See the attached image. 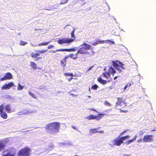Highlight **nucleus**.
<instances>
[{"label": "nucleus", "instance_id": "f257e3e1", "mask_svg": "<svg viewBox=\"0 0 156 156\" xmlns=\"http://www.w3.org/2000/svg\"><path fill=\"white\" fill-rule=\"evenodd\" d=\"M60 127V124L58 122H53L46 125L45 128L47 131L52 134H55L58 132Z\"/></svg>", "mask_w": 156, "mask_h": 156}, {"label": "nucleus", "instance_id": "f03ea898", "mask_svg": "<svg viewBox=\"0 0 156 156\" xmlns=\"http://www.w3.org/2000/svg\"><path fill=\"white\" fill-rule=\"evenodd\" d=\"M80 49L78 50V53L82 54H90L87 51L90 49L91 48L90 45L85 43L80 44L79 47Z\"/></svg>", "mask_w": 156, "mask_h": 156}, {"label": "nucleus", "instance_id": "7ed1b4c3", "mask_svg": "<svg viewBox=\"0 0 156 156\" xmlns=\"http://www.w3.org/2000/svg\"><path fill=\"white\" fill-rule=\"evenodd\" d=\"M129 136L128 135H126L122 137H120L119 136L115 139L113 142V144L114 145L120 146L123 143L124 141L126 139H129Z\"/></svg>", "mask_w": 156, "mask_h": 156}, {"label": "nucleus", "instance_id": "20e7f679", "mask_svg": "<svg viewBox=\"0 0 156 156\" xmlns=\"http://www.w3.org/2000/svg\"><path fill=\"white\" fill-rule=\"evenodd\" d=\"M117 101L115 103V107L116 109L118 107H121L122 108H124L127 105V103L125 99L123 100L122 98H118Z\"/></svg>", "mask_w": 156, "mask_h": 156}, {"label": "nucleus", "instance_id": "39448f33", "mask_svg": "<svg viewBox=\"0 0 156 156\" xmlns=\"http://www.w3.org/2000/svg\"><path fill=\"white\" fill-rule=\"evenodd\" d=\"M31 151L30 148L26 147L19 151L18 156H29L30 154Z\"/></svg>", "mask_w": 156, "mask_h": 156}, {"label": "nucleus", "instance_id": "423d86ee", "mask_svg": "<svg viewBox=\"0 0 156 156\" xmlns=\"http://www.w3.org/2000/svg\"><path fill=\"white\" fill-rule=\"evenodd\" d=\"M112 63L113 66L119 72H121V70L119 68V67L123 69H125L123 66L124 64L118 60L113 61Z\"/></svg>", "mask_w": 156, "mask_h": 156}, {"label": "nucleus", "instance_id": "0eeeda50", "mask_svg": "<svg viewBox=\"0 0 156 156\" xmlns=\"http://www.w3.org/2000/svg\"><path fill=\"white\" fill-rule=\"evenodd\" d=\"M4 154L2 156H15L16 154V150L12 148L9 149L3 152Z\"/></svg>", "mask_w": 156, "mask_h": 156}, {"label": "nucleus", "instance_id": "6e6552de", "mask_svg": "<svg viewBox=\"0 0 156 156\" xmlns=\"http://www.w3.org/2000/svg\"><path fill=\"white\" fill-rule=\"evenodd\" d=\"M73 40H70V38H62L59 39L58 41V43L60 44L65 43H71L73 42Z\"/></svg>", "mask_w": 156, "mask_h": 156}, {"label": "nucleus", "instance_id": "1a4fd4ad", "mask_svg": "<svg viewBox=\"0 0 156 156\" xmlns=\"http://www.w3.org/2000/svg\"><path fill=\"white\" fill-rule=\"evenodd\" d=\"M153 135H145L144 136L143 140L144 142H150L153 141Z\"/></svg>", "mask_w": 156, "mask_h": 156}, {"label": "nucleus", "instance_id": "9d476101", "mask_svg": "<svg viewBox=\"0 0 156 156\" xmlns=\"http://www.w3.org/2000/svg\"><path fill=\"white\" fill-rule=\"evenodd\" d=\"M15 86L14 84L12 82H10L7 84H4L2 87V90H6L10 89L12 87Z\"/></svg>", "mask_w": 156, "mask_h": 156}, {"label": "nucleus", "instance_id": "9b49d317", "mask_svg": "<svg viewBox=\"0 0 156 156\" xmlns=\"http://www.w3.org/2000/svg\"><path fill=\"white\" fill-rule=\"evenodd\" d=\"M12 75L10 73H7L5 74V75L0 80L3 81L5 80H10L12 79Z\"/></svg>", "mask_w": 156, "mask_h": 156}, {"label": "nucleus", "instance_id": "f8f14e48", "mask_svg": "<svg viewBox=\"0 0 156 156\" xmlns=\"http://www.w3.org/2000/svg\"><path fill=\"white\" fill-rule=\"evenodd\" d=\"M98 129H99L98 128H94L90 129L89 130L90 134H92L94 133H104V131H98Z\"/></svg>", "mask_w": 156, "mask_h": 156}, {"label": "nucleus", "instance_id": "ddd939ff", "mask_svg": "<svg viewBox=\"0 0 156 156\" xmlns=\"http://www.w3.org/2000/svg\"><path fill=\"white\" fill-rule=\"evenodd\" d=\"M106 42V41H101V40H97L95 42H93L92 44L93 45L96 46L97 45L100 44H103Z\"/></svg>", "mask_w": 156, "mask_h": 156}, {"label": "nucleus", "instance_id": "4468645a", "mask_svg": "<svg viewBox=\"0 0 156 156\" xmlns=\"http://www.w3.org/2000/svg\"><path fill=\"white\" fill-rule=\"evenodd\" d=\"M137 137V135H135L132 139L126 141V144H129L130 143L134 142L136 140Z\"/></svg>", "mask_w": 156, "mask_h": 156}, {"label": "nucleus", "instance_id": "2eb2a0df", "mask_svg": "<svg viewBox=\"0 0 156 156\" xmlns=\"http://www.w3.org/2000/svg\"><path fill=\"white\" fill-rule=\"evenodd\" d=\"M109 73H108V76H110L109 73L114 75L116 71L112 67L109 68Z\"/></svg>", "mask_w": 156, "mask_h": 156}, {"label": "nucleus", "instance_id": "dca6fc26", "mask_svg": "<svg viewBox=\"0 0 156 156\" xmlns=\"http://www.w3.org/2000/svg\"><path fill=\"white\" fill-rule=\"evenodd\" d=\"M1 116L4 119H6L8 117V115L7 113L4 111H2L0 113Z\"/></svg>", "mask_w": 156, "mask_h": 156}, {"label": "nucleus", "instance_id": "f3484780", "mask_svg": "<svg viewBox=\"0 0 156 156\" xmlns=\"http://www.w3.org/2000/svg\"><path fill=\"white\" fill-rule=\"evenodd\" d=\"M5 145L2 141L0 140V151H1L5 149Z\"/></svg>", "mask_w": 156, "mask_h": 156}, {"label": "nucleus", "instance_id": "a211bd4d", "mask_svg": "<svg viewBox=\"0 0 156 156\" xmlns=\"http://www.w3.org/2000/svg\"><path fill=\"white\" fill-rule=\"evenodd\" d=\"M5 108L6 111L8 113H10L12 112L11 108L10 105H6L5 106Z\"/></svg>", "mask_w": 156, "mask_h": 156}, {"label": "nucleus", "instance_id": "6ab92c4d", "mask_svg": "<svg viewBox=\"0 0 156 156\" xmlns=\"http://www.w3.org/2000/svg\"><path fill=\"white\" fill-rule=\"evenodd\" d=\"M30 113V112L27 110H23L19 112L17 114L19 115H22L28 114Z\"/></svg>", "mask_w": 156, "mask_h": 156}, {"label": "nucleus", "instance_id": "aec40b11", "mask_svg": "<svg viewBox=\"0 0 156 156\" xmlns=\"http://www.w3.org/2000/svg\"><path fill=\"white\" fill-rule=\"evenodd\" d=\"M98 82L103 84H106L107 83L106 81L102 79L101 77L98 78Z\"/></svg>", "mask_w": 156, "mask_h": 156}, {"label": "nucleus", "instance_id": "412c9836", "mask_svg": "<svg viewBox=\"0 0 156 156\" xmlns=\"http://www.w3.org/2000/svg\"><path fill=\"white\" fill-rule=\"evenodd\" d=\"M105 115V114H98V116L95 115V119H96L97 120H99Z\"/></svg>", "mask_w": 156, "mask_h": 156}, {"label": "nucleus", "instance_id": "4be33fe9", "mask_svg": "<svg viewBox=\"0 0 156 156\" xmlns=\"http://www.w3.org/2000/svg\"><path fill=\"white\" fill-rule=\"evenodd\" d=\"M30 65L31 67L34 70L36 69L37 64L34 62L30 61Z\"/></svg>", "mask_w": 156, "mask_h": 156}, {"label": "nucleus", "instance_id": "5701e85b", "mask_svg": "<svg viewBox=\"0 0 156 156\" xmlns=\"http://www.w3.org/2000/svg\"><path fill=\"white\" fill-rule=\"evenodd\" d=\"M86 118L89 120L95 119V115H90L89 116L87 117Z\"/></svg>", "mask_w": 156, "mask_h": 156}, {"label": "nucleus", "instance_id": "b1692460", "mask_svg": "<svg viewBox=\"0 0 156 156\" xmlns=\"http://www.w3.org/2000/svg\"><path fill=\"white\" fill-rule=\"evenodd\" d=\"M74 30H73L71 33V37L72 39H70V40H73V42L74 41L75 38L76 37L74 35Z\"/></svg>", "mask_w": 156, "mask_h": 156}, {"label": "nucleus", "instance_id": "393cba45", "mask_svg": "<svg viewBox=\"0 0 156 156\" xmlns=\"http://www.w3.org/2000/svg\"><path fill=\"white\" fill-rule=\"evenodd\" d=\"M51 41L48 42H44L41 43H40L38 44V46H43V45H47Z\"/></svg>", "mask_w": 156, "mask_h": 156}, {"label": "nucleus", "instance_id": "a878e982", "mask_svg": "<svg viewBox=\"0 0 156 156\" xmlns=\"http://www.w3.org/2000/svg\"><path fill=\"white\" fill-rule=\"evenodd\" d=\"M76 50L75 48L72 49H63V51H74Z\"/></svg>", "mask_w": 156, "mask_h": 156}, {"label": "nucleus", "instance_id": "bb28decb", "mask_svg": "<svg viewBox=\"0 0 156 156\" xmlns=\"http://www.w3.org/2000/svg\"><path fill=\"white\" fill-rule=\"evenodd\" d=\"M24 86H22L20 83L18 84V86L17 87V90H21L23 89Z\"/></svg>", "mask_w": 156, "mask_h": 156}, {"label": "nucleus", "instance_id": "cd10ccee", "mask_svg": "<svg viewBox=\"0 0 156 156\" xmlns=\"http://www.w3.org/2000/svg\"><path fill=\"white\" fill-rule=\"evenodd\" d=\"M57 51H63V49H59L56 50H52L49 51L50 52H52L54 53H55Z\"/></svg>", "mask_w": 156, "mask_h": 156}, {"label": "nucleus", "instance_id": "c85d7f7f", "mask_svg": "<svg viewBox=\"0 0 156 156\" xmlns=\"http://www.w3.org/2000/svg\"><path fill=\"white\" fill-rule=\"evenodd\" d=\"M66 59H62L61 61V64L62 66H65L66 64Z\"/></svg>", "mask_w": 156, "mask_h": 156}, {"label": "nucleus", "instance_id": "c756f323", "mask_svg": "<svg viewBox=\"0 0 156 156\" xmlns=\"http://www.w3.org/2000/svg\"><path fill=\"white\" fill-rule=\"evenodd\" d=\"M47 51V50H39L37 51V52L40 53V54H42L43 53H44Z\"/></svg>", "mask_w": 156, "mask_h": 156}, {"label": "nucleus", "instance_id": "7c9ffc66", "mask_svg": "<svg viewBox=\"0 0 156 156\" xmlns=\"http://www.w3.org/2000/svg\"><path fill=\"white\" fill-rule=\"evenodd\" d=\"M69 0H62L60 5L65 4L67 3Z\"/></svg>", "mask_w": 156, "mask_h": 156}, {"label": "nucleus", "instance_id": "2f4dec72", "mask_svg": "<svg viewBox=\"0 0 156 156\" xmlns=\"http://www.w3.org/2000/svg\"><path fill=\"white\" fill-rule=\"evenodd\" d=\"M64 75L65 76H73V73H66L64 74Z\"/></svg>", "mask_w": 156, "mask_h": 156}, {"label": "nucleus", "instance_id": "473e14b6", "mask_svg": "<svg viewBox=\"0 0 156 156\" xmlns=\"http://www.w3.org/2000/svg\"><path fill=\"white\" fill-rule=\"evenodd\" d=\"M28 94L30 95L31 97H32L34 98H36V97L31 92H29Z\"/></svg>", "mask_w": 156, "mask_h": 156}, {"label": "nucleus", "instance_id": "72a5a7b5", "mask_svg": "<svg viewBox=\"0 0 156 156\" xmlns=\"http://www.w3.org/2000/svg\"><path fill=\"white\" fill-rule=\"evenodd\" d=\"M115 44V43L113 41L108 40V44Z\"/></svg>", "mask_w": 156, "mask_h": 156}, {"label": "nucleus", "instance_id": "f704fd0d", "mask_svg": "<svg viewBox=\"0 0 156 156\" xmlns=\"http://www.w3.org/2000/svg\"><path fill=\"white\" fill-rule=\"evenodd\" d=\"M4 105L3 104L0 106V112L2 111H3V110L4 107Z\"/></svg>", "mask_w": 156, "mask_h": 156}, {"label": "nucleus", "instance_id": "c9c22d12", "mask_svg": "<svg viewBox=\"0 0 156 156\" xmlns=\"http://www.w3.org/2000/svg\"><path fill=\"white\" fill-rule=\"evenodd\" d=\"M20 44L22 45H25L27 44V42L21 41H20Z\"/></svg>", "mask_w": 156, "mask_h": 156}, {"label": "nucleus", "instance_id": "e433bc0d", "mask_svg": "<svg viewBox=\"0 0 156 156\" xmlns=\"http://www.w3.org/2000/svg\"><path fill=\"white\" fill-rule=\"evenodd\" d=\"M74 54H72L70 55L69 56V57L70 58L73 59H77V57H75V56H74Z\"/></svg>", "mask_w": 156, "mask_h": 156}, {"label": "nucleus", "instance_id": "4c0bfd02", "mask_svg": "<svg viewBox=\"0 0 156 156\" xmlns=\"http://www.w3.org/2000/svg\"><path fill=\"white\" fill-rule=\"evenodd\" d=\"M119 110H120V112H124L126 113L128 112V111L127 110H122L121 109V108L120 109H118Z\"/></svg>", "mask_w": 156, "mask_h": 156}, {"label": "nucleus", "instance_id": "58836bf2", "mask_svg": "<svg viewBox=\"0 0 156 156\" xmlns=\"http://www.w3.org/2000/svg\"><path fill=\"white\" fill-rule=\"evenodd\" d=\"M31 56L32 58H37V56L36 54H34V53H32L31 54Z\"/></svg>", "mask_w": 156, "mask_h": 156}, {"label": "nucleus", "instance_id": "ea45409f", "mask_svg": "<svg viewBox=\"0 0 156 156\" xmlns=\"http://www.w3.org/2000/svg\"><path fill=\"white\" fill-rule=\"evenodd\" d=\"M107 73H103L102 75H101V76L102 77H106V78H107Z\"/></svg>", "mask_w": 156, "mask_h": 156}, {"label": "nucleus", "instance_id": "a19ab883", "mask_svg": "<svg viewBox=\"0 0 156 156\" xmlns=\"http://www.w3.org/2000/svg\"><path fill=\"white\" fill-rule=\"evenodd\" d=\"M98 87V86L97 85L95 84L91 88L94 89H96Z\"/></svg>", "mask_w": 156, "mask_h": 156}, {"label": "nucleus", "instance_id": "79ce46f5", "mask_svg": "<svg viewBox=\"0 0 156 156\" xmlns=\"http://www.w3.org/2000/svg\"><path fill=\"white\" fill-rule=\"evenodd\" d=\"M54 47V46L53 45H50V46H48V49H51L52 48H53Z\"/></svg>", "mask_w": 156, "mask_h": 156}, {"label": "nucleus", "instance_id": "37998d69", "mask_svg": "<svg viewBox=\"0 0 156 156\" xmlns=\"http://www.w3.org/2000/svg\"><path fill=\"white\" fill-rule=\"evenodd\" d=\"M127 130H124L122 133H121L120 134V135H122L123 133H126V132L127 131Z\"/></svg>", "mask_w": 156, "mask_h": 156}, {"label": "nucleus", "instance_id": "c03bdc74", "mask_svg": "<svg viewBox=\"0 0 156 156\" xmlns=\"http://www.w3.org/2000/svg\"><path fill=\"white\" fill-rule=\"evenodd\" d=\"M142 140L141 139H140L139 140H138L137 141V142L138 143H140L142 142Z\"/></svg>", "mask_w": 156, "mask_h": 156}, {"label": "nucleus", "instance_id": "a18cd8bd", "mask_svg": "<svg viewBox=\"0 0 156 156\" xmlns=\"http://www.w3.org/2000/svg\"><path fill=\"white\" fill-rule=\"evenodd\" d=\"M93 66H91L90 68H89V69H87V71H89V70H91V69H92V68H93Z\"/></svg>", "mask_w": 156, "mask_h": 156}, {"label": "nucleus", "instance_id": "49530a36", "mask_svg": "<svg viewBox=\"0 0 156 156\" xmlns=\"http://www.w3.org/2000/svg\"><path fill=\"white\" fill-rule=\"evenodd\" d=\"M133 84V82H132V84L131 83H128L127 84H128V87L129 86H130L132 84Z\"/></svg>", "mask_w": 156, "mask_h": 156}, {"label": "nucleus", "instance_id": "de8ad7c7", "mask_svg": "<svg viewBox=\"0 0 156 156\" xmlns=\"http://www.w3.org/2000/svg\"><path fill=\"white\" fill-rule=\"evenodd\" d=\"M73 79V77H71L70 78H68V80L69 81H70Z\"/></svg>", "mask_w": 156, "mask_h": 156}, {"label": "nucleus", "instance_id": "09e8293b", "mask_svg": "<svg viewBox=\"0 0 156 156\" xmlns=\"http://www.w3.org/2000/svg\"><path fill=\"white\" fill-rule=\"evenodd\" d=\"M128 87V84H126L125 86V87H124V88L125 89L127 87Z\"/></svg>", "mask_w": 156, "mask_h": 156}, {"label": "nucleus", "instance_id": "8fccbe9b", "mask_svg": "<svg viewBox=\"0 0 156 156\" xmlns=\"http://www.w3.org/2000/svg\"><path fill=\"white\" fill-rule=\"evenodd\" d=\"M78 53H78V52L77 53H76V54L75 55V57H76L77 58V55H78Z\"/></svg>", "mask_w": 156, "mask_h": 156}, {"label": "nucleus", "instance_id": "3c124183", "mask_svg": "<svg viewBox=\"0 0 156 156\" xmlns=\"http://www.w3.org/2000/svg\"><path fill=\"white\" fill-rule=\"evenodd\" d=\"M40 53H37V54H36V56H39L40 55Z\"/></svg>", "mask_w": 156, "mask_h": 156}, {"label": "nucleus", "instance_id": "603ef678", "mask_svg": "<svg viewBox=\"0 0 156 156\" xmlns=\"http://www.w3.org/2000/svg\"><path fill=\"white\" fill-rule=\"evenodd\" d=\"M129 155L128 154H124L122 156H129Z\"/></svg>", "mask_w": 156, "mask_h": 156}, {"label": "nucleus", "instance_id": "864d4df0", "mask_svg": "<svg viewBox=\"0 0 156 156\" xmlns=\"http://www.w3.org/2000/svg\"><path fill=\"white\" fill-rule=\"evenodd\" d=\"M118 77L117 76H115L114 78V80H115L117 78H118Z\"/></svg>", "mask_w": 156, "mask_h": 156}, {"label": "nucleus", "instance_id": "5fc2aeb1", "mask_svg": "<svg viewBox=\"0 0 156 156\" xmlns=\"http://www.w3.org/2000/svg\"><path fill=\"white\" fill-rule=\"evenodd\" d=\"M94 52L92 51V53L91 54V55H94Z\"/></svg>", "mask_w": 156, "mask_h": 156}, {"label": "nucleus", "instance_id": "6e6d98bb", "mask_svg": "<svg viewBox=\"0 0 156 156\" xmlns=\"http://www.w3.org/2000/svg\"><path fill=\"white\" fill-rule=\"evenodd\" d=\"M72 127H73V129H76V128L75 127H74V126H73Z\"/></svg>", "mask_w": 156, "mask_h": 156}, {"label": "nucleus", "instance_id": "4d7b16f0", "mask_svg": "<svg viewBox=\"0 0 156 156\" xmlns=\"http://www.w3.org/2000/svg\"><path fill=\"white\" fill-rule=\"evenodd\" d=\"M41 58V57H38L36 59V60H38L39 59H40V58Z\"/></svg>", "mask_w": 156, "mask_h": 156}, {"label": "nucleus", "instance_id": "13d9d810", "mask_svg": "<svg viewBox=\"0 0 156 156\" xmlns=\"http://www.w3.org/2000/svg\"><path fill=\"white\" fill-rule=\"evenodd\" d=\"M105 105H107V103H106V102H105Z\"/></svg>", "mask_w": 156, "mask_h": 156}, {"label": "nucleus", "instance_id": "bf43d9fd", "mask_svg": "<svg viewBox=\"0 0 156 156\" xmlns=\"http://www.w3.org/2000/svg\"><path fill=\"white\" fill-rule=\"evenodd\" d=\"M91 110H93V111H95V112H98L97 111H96V110H94V109H91Z\"/></svg>", "mask_w": 156, "mask_h": 156}, {"label": "nucleus", "instance_id": "052dcab7", "mask_svg": "<svg viewBox=\"0 0 156 156\" xmlns=\"http://www.w3.org/2000/svg\"><path fill=\"white\" fill-rule=\"evenodd\" d=\"M115 19L114 18H113V21H115Z\"/></svg>", "mask_w": 156, "mask_h": 156}, {"label": "nucleus", "instance_id": "680f3d73", "mask_svg": "<svg viewBox=\"0 0 156 156\" xmlns=\"http://www.w3.org/2000/svg\"><path fill=\"white\" fill-rule=\"evenodd\" d=\"M108 106H110V104L108 102Z\"/></svg>", "mask_w": 156, "mask_h": 156}, {"label": "nucleus", "instance_id": "e2e57ef3", "mask_svg": "<svg viewBox=\"0 0 156 156\" xmlns=\"http://www.w3.org/2000/svg\"><path fill=\"white\" fill-rule=\"evenodd\" d=\"M30 44H31V45L32 46H33V44H32L31 43H30Z\"/></svg>", "mask_w": 156, "mask_h": 156}, {"label": "nucleus", "instance_id": "0e129e2a", "mask_svg": "<svg viewBox=\"0 0 156 156\" xmlns=\"http://www.w3.org/2000/svg\"><path fill=\"white\" fill-rule=\"evenodd\" d=\"M88 97L89 98H90V97H91L90 96H88Z\"/></svg>", "mask_w": 156, "mask_h": 156}, {"label": "nucleus", "instance_id": "69168bd1", "mask_svg": "<svg viewBox=\"0 0 156 156\" xmlns=\"http://www.w3.org/2000/svg\"><path fill=\"white\" fill-rule=\"evenodd\" d=\"M71 95H74V94H71Z\"/></svg>", "mask_w": 156, "mask_h": 156}, {"label": "nucleus", "instance_id": "338daca9", "mask_svg": "<svg viewBox=\"0 0 156 156\" xmlns=\"http://www.w3.org/2000/svg\"><path fill=\"white\" fill-rule=\"evenodd\" d=\"M68 58V57H66V58H65V59H66V58Z\"/></svg>", "mask_w": 156, "mask_h": 156}, {"label": "nucleus", "instance_id": "774afa93", "mask_svg": "<svg viewBox=\"0 0 156 156\" xmlns=\"http://www.w3.org/2000/svg\"><path fill=\"white\" fill-rule=\"evenodd\" d=\"M75 156H78V155H75Z\"/></svg>", "mask_w": 156, "mask_h": 156}]
</instances>
